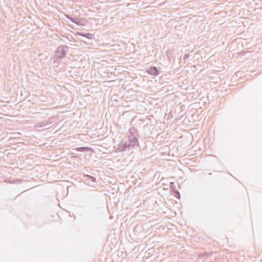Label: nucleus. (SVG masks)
<instances>
[{"instance_id":"2","label":"nucleus","mask_w":262,"mask_h":262,"mask_svg":"<svg viewBox=\"0 0 262 262\" xmlns=\"http://www.w3.org/2000/svg\"><path fill=\"white\" fill-rule=\"evenodd\" d=\"M91 148H90L84 147H78L76 148V150L79 151H86V150H91Z\"/></svg>"},{"instance_id":"1","label":"nucleus","mask_w":262,"mask_h":262,"mask_svg":"<svg viewBox=\"0 0 262 262\" xmlns=\"http://www.w3.org/2000/svg\"><path fill=\"white\" fill-rule=\"evenodd\" d=\"M148 72L151 75H157L158 74V72L155 67L150 68Z\"/></svg>"},{"instance_id":"3","label":"nucleus","mask_w":262,"mask_h":262,"mask_svg":"<svg viewBox=\"0 0 262 262\" xmlns=\"http://www.w3.org/2000/svg\"><path fill=\"white\" fill-rule=\"evenodd\" d=\"M92 180H93L94 181H95V178H93V177H92Z\"/></svg>"}]
</instances>
